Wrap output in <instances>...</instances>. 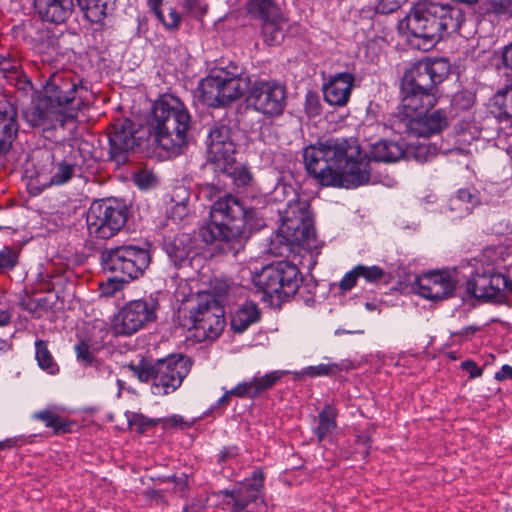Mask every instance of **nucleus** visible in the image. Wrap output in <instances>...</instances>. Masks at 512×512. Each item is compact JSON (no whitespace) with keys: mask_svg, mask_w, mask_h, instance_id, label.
<instances>
[{"mask_svg":"<svg viewBox=\"0 0 512 512\" xmlns=\"http://www.w3.org/2000/svg\"><path fill=\"white\" fill-rule=\"evenodd\" d=\"M448 125V117L443 109H437L432 112L426 110L411 118H404V121H398L397 129L399 133L417 137H429L440 133Z\"/></svg>","mask_w":512,"mask_h":512,"instance_id":"a211bd4d","label":"nucleus"},{"mask_svg":"<svg viewBox=\"0 0 512 512\" xmlns=\"http://www.w3.org/2000/svg\"><path fill=\"white\" fill-rule=\"evenodd\" d=\"M479 330H480L479 326L470 325V326L462 328L459 332L455 333V335L462 336L465 339H471Z\"/></svg>","mask_w":512,"mask_h":512,"instance_id":"e2e57ef3","label":"nucleus"},{"mask_svg":"<svg viewBox=\"0 0 512 512\" xmlns=\"http://www.w3.org/2000/svg\"><path fill=\"white\" fill-rule=\"evenodd\" d=\"M305 110L310 115H318L320 113V105L316 96H307Z\"/></svg>","mask_w":512,"mask_h":512,"instance_id":"4d7b16f0","label":"nucleus"},{"mask_svg":"<svg viewBox=\"0 0 512 512\" xmlns=\"http://www.w3.org/2000/svg\"><path fill=\"white\" fill-rule=\"evenodd\" d=\"M449 71L450 64L443 58L421 60L404 73L401 87L436 93V86L444 81Z\"/></svg>","mask_w":512,"mask_h":512,"instance_id":"4468645a","label":"nucleus"},{"mask_svg":"<svg viewBox=\"0 0 512 512\" xmlns=\"http://www.w3.org/2000/svg\"><path fill=\"white\" fill-rule=\"evenodd\" d=\"M236 151L235 144L231 138V130L227 125L216 124L208 134L207 153L208 158L214 163L228 164L234 161Z\"/></svg>","mask_w":512,"mask_h":512,"instance_id":"4be33fe9","label":"nucleus"},{"mask_svg":"<svg viewBox=\"0 0 512 512\" xmlns=\"http://www.w3.org/2000/svg\"><path fill=\"white\" fill-rule=\"evenodd\" d=\"M455 202H462L461 214H470L474 207L480 204L479 193L474 188H463L457 191Z\"/></svg>","mask_w":512,"mask_h":512,"instance_id":"e433bc0d","label":"nucleus"},{"mask_svg":"<svg viewBox=\"0 0 512 512\" xmlns=\"http://www.w3.org/2000/svg\"><path fill=\"white\" fill-rule=\"evenodd\" d=\"M42 93L74 121L89 104L90 91L83 78L68 69L50 74Z\"/></svg>","mask_w":512,"mask_h":512,"instance_id":"423d86ee","label":"nucleus"},{"mask_svg":"<svg viewBox=\"0 0 512 512\" xmlns=\"http://www.w3.org/2000/svg\"><path fill=\"white\" fill-rule=\"evenodd\" d=\"M185 11L194 18L202 17L207 10V3L205 0H185Z\"/></svg>","mask_w":512,"mask_h":512,"instance_id":"49530a36","label":"nucleus"},{"mask_svg":"<svg viewBox=\"0 0 512 512\" xmlns=\"http://www.w3.org/2000/svg\"><path fill=\"white\" fill-rule=\"evenodd\" d=\"M19 64L17 60L10 58L9 56L0 54V71L4 77H8L12 74L18 73Z\"/></svg>","mask_w":512,"mask_h":512,"instance_id":"09e8293b","label":"nucleus"},{"mask_svg":"<svg viewBox=\"0 0 512 512\" xmlns=\"http://www.w3.org/2000/svg\"><path fill=\"white\" fill-rule=\"evenodd\" d=\"M201 101L209 107H224L242 98L248 92L247 106L265 119L283 115L287 106V88L277 80L251 78L242 67L233 63L214 67L199 85Z\"/></svg>","mask_w":512,"mask_h":512,"instance_id":"f03ea898","label":"nucleus"},{"mask_svg":"<svg viewBox=\"0 0 512 512\" xmlns=\"http://www.w3.org/2000/svg\"><path fill=\"white\" fill-rule=\"evenodd\" d=\"M193 253V242L189 234H178L167 245V254L176 266L183 265Z\"/></svg>","mask_w":512,"mask_h":512,"instance_id":"7c9ffc66","label":"nucleus"},{"mask_svg":"<svg viewBox=\"0 0 512 512\" xmlns=\"http://www.w3.org/2000/svg\"><path fill=\"white\" fill-rule=\"evenodd\" d=\"M74 351L76 354L77 361L84 368H88L89 366H91L97 359V357L94 355V352L91 350L90 345L84 340L78 342L75 345Z\"/></svg>","mask_w":512,"mask_h":512,"instance_id":"a19ab883","label":"nucleus"},{"mask_svg":"<svg viewBox=\"0 0 512 512\" xmlns=\"http://www.w3.org/2000/svg\"><path fill=\"white\" fill-rule=\"evenodd\" d=\"M405 155L402 144L381 140L362 152L357 140L329 138L306 147L303 159L306 171L320 185L356 188L370 180L371 160L393 163Z\"/></svg>","mask_w":512,"mask_h":512,"instance_id":"f257e3e1","label":"nucleus"},{"mask_svg":"<svg viewBox=\"0 0 512 512\" xmlns=\"http://www.w3.org/2000/svg\"><path fill=\"white\" fill-rule=\"evenodd\" d=\"M18 255L10 247H4L0 251V273L7 269H13L17 264Z\"/></svg>","mask_w":512,"mask_h":512,"instance_id":"c03bdc74","label":"nucleus"},{"mask_svg":"<svg viewBox=\"0 0 512 512\" xmlns=\"http://www.w3.org/2000/svg\"><path fill=\"white\" fill-rule=\"evenodd\" d=\"M201 193L205 197L212 199L219 193V189L213 184H206L201 188Z\"/></svg>","mask_w":512,"mask_h":512,"instance_id":"69168bd1","label":"nucleus"},{"mask_svg":"<svg viewBox=\"0 0 512 512\" xmlns=\"http://www.w3.org/2000/svg\"><path fill=\"white\" fill-rule=\"evenodd\" d=\"M35 8L43 20L62 23L73 11V0H35Z\"/></svg>","mask_w":512,"mask_h":512,"instance_id":"cd10ccee","label":"nucleus"},{"mask_svg":"<svg viewBox=\"0 0 512 512\" xmlns=\"http://www.w3.org/2000/svg\"><path fill=\"white\" fill-rule=\"evenodd\" d=\"M461 368L469 373L470 378H478L483 374V369L478 367L473 360L463 361Z\"/></svg>","mask_w":512,"mask_h":512,"instance_id":"864d4df0","label":"nucleus"},{"mask_svg":"<svg viewBox=\"0 0 512 512\" xmlns=\"http://www.w3.org/2000/svg\"><path fill=\"white\" fill-rule=\"evenodd\" d=\"M105 271L120 274L129 281L141 277L151 262L150 252L136 245H121L102 254Z\"/></svg>","mask_w":512,"mask_h":512,"instance_id":"9b49d317","label":"nucleus"},{"mask_svg":"<svg viewBox=\"0 0 512 512\" xmlns=\"http://www.w3.org/2000/svg\"><path fill=\"white\" fill-rule=\"evenodd\" d=\"M134 182L140 189H148L156 184V177L147 170H142L134 175Z\"/></svg>","mask_w":512,"mask_h":512,"instance_id":"de8ad7c7","label":"nucleus"},{"mask_svg":"<svg viewBox=\"0 0 512 512\" xmlns=\"http://www.w3.org/2000/svg\"><path fill=\"white\" fill-rule=\"evenodd\" d=\"M164 424L169 427H188V423L179 415L169 417L165 420Z\"/></svg>","mask_w":512,"mask_h":512,"instance_id":"052dcab7","label":"nucleus"},{"mask_svg":"<svg viewBox=\"0 0 512 512\" xmlns=\"http://www.w3.org/2000/svg\"><path fill=\"white\" fill-rule=\"evenodd\" d=\"M130 282L131 281L125 279V277H122V275L114 274L113 276L108 277L106 281L99 284L100 294L105 297H113L118 292L122 291Z\"/></svg>","mask_w":512,"mask_h":512,"instance_id":"4c0bfd02","label":"nucleus"},{"mask_svg":"<svg viewBox=\"0 0 512 512\" xmlns=\"http://www.w3.org/2000/svg\"><path fill=\"white\" fill-rule=\"evenodd\" d=\"M254 215V209L246 208L238 198L230 194L219 196L210 208L211 219L229 225L231 237L236 239V249H243L249 239L251 232L248 225Z\"/></svg>","mask_w":512,"mask_h":512,"instance_id":"6e6552de","label":"nucleus"},{"mask_svg":"<svg viewBox=\"0 0 512 512\" xmlns=\"http://www.w3.org/2000/svg\"><path fill=\"white\" fill-rule=\"evenodd\" d=\"M190 114L183 102L171 94L161 95L153 104L148 142L170 152L187 143Z\"/></svg>","mask_w":512,"mask_h":512,"instance_id":"7ed1b4c3","label":"nucleus"},{"mask_svg":"<svg viewBox=\"0 0 512 512\" xmlns=\"http://www.w3.org/2000/svg\"><path fill=\"white\" fill-rule=\"evenodd\" d=\"M464 206V203L462 202H455V196L452 197L449 201V209L450 211H455L457 212V217H464L466 216L467 214H461V207Z\"/></svg>","mask_w":512,"mask_h":512,"instance_id":"338daca9","label":"nucleus"},{"mask_svg":"<svg viewBox=\"0 0 512 512\" xmlns=\"http://www.w3.org/2000/svg\"><path fill=\"white\" fill-rule=\"evenodd\" d=\"M431 155L430 146L427 144H419L414 148V157L419 162L428 161Z\"/></svg>","mask_w":512,"mask_h":512,"instance_id":"5fc2aeb1","label":"nucleus"},{"mask_svg":"<svg viewBox=\"0 0 512 512\" xmlns=\"http://www.w3.org/2000/svg\"><path fill=\"white\" fill-rule=\"evenodd\" d=\"M455 286L456 281L449 272H431L416 281L417 293L433 301L451 297Z\"/></svg>","mask_w":512,"mask_h":512,"instance_id":"5701e85b","label":"nucleus"},{"mask_svg":"<svg viewBox=\"0 0 512 512\" xmlns=\"http://www.w3.org/2000/svg\"><path fill=\"white\" fill-rule=\"evenodd\" d=\"M19 131L17 107L5 100H0V154L7 153Z\"/></svg>","mask_w":512,"mask_h":512,"instance_id":"393cba45","label":"nucleus"},{"mask_svg":"<svg viewBox=\"0 0 512 512\" xmlns=\"http://www.w3.org/2000/svg\"><path fill=\"white\" fill-rule=\"evenodd\" d=\"M128 369L140 382H151V392L165 396L175 392L191 369L189 358L181 354H170L154 362L145 359L129 364Z\"/></svg>","mask_w":512,"mask_h":512,"instance_id":"20e7f679","label":"nucleus"},{"mask_svg":"<svg viewBox=\"0 0 512 512\" xmlns=\"http://www.w3.org/2000/svg\"><path fill=\"white\" fill-rule=\"evenodd\" d=\"M52 167L50 171L49 185H63L69 182L75 174L76 164L70 159H62L55 161L54 157L51 156Z\"/></svg>","mask_w":512,"mask_h":512,"instance_id":"72a5a7b5","label":"nucleus"},{"mask_svg":"<svg viewBox=\"0 0 512 512\" xmlns=\"http://www.w3.org/2000/svg\"><path fill=\"white\" fill-rule=\"evenodd\" d=\"M260 310L253 302H246L232 316L231 328L238 333L244 332L260 319Z\"/></svg>","mask_w":512,"mask_h":512,"instance_id":"2f4dec72","label":"nucleus"},{"mask_svg":"<svg viewBox=\"0 0 512 512\" xmlns=\"http://www.w3.org/2000/svg\"><path fill=\"white\" fill-rule=\"evenodd\" d=\"M147 1H148V5L155 12L157 17L159 19H162L163 15H162V11L160 9L162 0H147Z\"/></svg>","mask_w":512,"mask_h":512,"instance_id":"774afa93","label":"nucleus"},{"mask_svg":"<svg viewBox=\"0 0 512 512\" xmlns=\"http://www.w3.org/2000/svg\"><path fill=\"white\" fill-rule=\"evenodd\" d=\"M189 313V328L195 329L198 337L215 339L223 332L226 321L221 294L215 296L210 292L198 293L196 306Z\"/></svg>","mask_w":512,"mask_h":512,"instance_id":"1a4fd4ad","label":"nucleus"},{"mask_svg":"<svg viewBox=\"0 0 512 512\" xmlns=\"http://www.w3.org/2000/svg\"><path fill=\"white\" fill-rule=\"evenodd\" d=\"M78 6L86 19L98 23L106 16L108 0H77Z\"/></svg>","mask_w":512,"mask_h":512,"instance_id":"c9c22d12","label":"nucleus"},{"mask_svg":"<svg viewBox=\"0 0 512 512\" xmlns=\"http://www.w3.org/2000/svg\"><path fill=\"white\" fill-rule=\"evenodd\" d=\"M495 379L498 381L512 379V367L507 364L503 365L501 369L495 373Z\"/></svg>","mask_w":512,"mask_h":512,"instance_id":"680f3d73","label":"nucleus"},{"mask_svg":"<svg viewBox=\"0 0 512 512\" xmlns=\"http://www.w3.org/2000/svg\"><path fill=\"white\" fill-rule=\"evenodd\" d=\"M35 418L43 421L46 427L53 429L56 434L66 433L69 431L68 424L50 410L36 413Z\"/></svg>","mask_w":512,"mask_h":512,"instance_id":"ea45409f","label":"nucleus"},{"mask_svg":"<svg viewBox=\"0 0 512 512\" xmlns=\"http://www.w3.org/2000/svg\"><path fill=\"white\" fill-rule=\"evenodd\" d=\"M23 118L30 127L42 132L63 128L67 123L74 122L43 93L32 99L29 106L23 110Z\"/></svg>","mask_w":512,"mask_h":512,"instance_id":"2eb2a0df","label":"nucleus"},{"mask_svg":"<svg viewBox=\"0 0 512 512\" xmlns=\"http://www.w3.org/2000/svg\"><path fill=\"white\" fill-rule=\"evenodd\" d=\"M283 375L284 372L276 370L263 376H255L249 381L241 382L231 390L225 391L224 395L217 401V406L228 405L231 396L254 399L262 392L271 389Z\"/></svg>","mask_w":512,"mask_h":512,"instance_id":"412c9836","label":"nucleus"},{"mask_svg":"<svg viewBox=\"0 0 512 512\" xmlns=\"http://www.w3.org/2000/svg\"><path fill=\"white\" fill-rule=\"evenodd\" d=\"M228 228L229 225L227 226L219 220L210 218L209 223L199 228L198 235L206 244L219 242L223 251L231 252L235 256L242 249H236V240L232 239V233Z\"/></svg>","mask_w":512,"mask_h":512,"instance_id":"a878e982","label":"nucleus"},{"mask_svg":"<svg viewBox=\"0 0 512 512\" xmlns=\"http://www.w3.org/2000/svg\"><path fill=\"white\" fill-rule=\"evenodd\" d=\"M338 410L331 404H325L314 420L317 425L313 428V433L317 437L319 443L324 440H330L338 428L337 417Z\"/></svg>","mask_w":512,"mask_h":512,"instance_id":"c85d7f7f","label":"nucleus"},{"mask_svg":"<svg viewBox=\"0 0 512 512\" xmlns=\"http://www.w3.org/2000/svg\"><path fill=\"white\" fill-rule=\"evenodd\" d=\"M354 80V76L351 73L336 74L323 87L325 101L333 106L346 105L351 95Z\"/></svg>","mask_w":512,"mask_h":512,"instance_id":"bb28decb","label":"nucleus"},{"mask_svg":"<svg viewBox=\"0 0 512 512\" xmlns=\"http://www.w3.org/2000/svg\"><path fill=\"white\" fill-rule=\"evenodd\" d=\"M355 271L358 272L359 278H364L369 283H378L385 276L384 270L377 266H366V265H357L355 266Z\"/></svg>","mask_w":512,"mask_h":512,"instance_id":"79ce46f5","label":"nucleus"},{"mask_svg":"<svg viewBox=\"0 0 512 512\" xmlns=\"http://www.w3.org/2000/svg\"><path fill=\"white\" fill-rule=\"evenodd\" d=\"M495 103L499 105L502 112L511 117L512 116V86L503 92H499L495 96Z\"/></svg>","mask_w":512,"mask_h":512,"instance_id":"a18cd8bd","label":"nucleus"},{"mask_svg":"<svg viewBox=\"0 0 512 512\" xmlns=\"http://www.w3.org/2000/svg\"><path fill=\"white\" fill-rule=\"evenodd\" d=\"M129 428L135 430L139 434L145 433L149 428L160 423V419L148 418L141 413L131 412L127 414Z\"/></svg>","mask_w":512,"mask_h":512,"instance_id":"58836bf2","label":"nucleus"},{"mask_svg":"<svg viewBox=\"0 0 512 512\" xmlns=\"http://www.w3.org/2000/svg\"><path fill=\"white\" fill-rule=\"evenodd\" d=\"M504 291H512V281L498 273L475 274L466 283L467 296L478 300H501Z\"/></svg>","mask_w":512,"mask_h":512,"instance_id":"dca6fc26","label":"nucleus"},{"mask_svg":"<svg viewBox=\"0 0 512 512\" xmlns=\"http://www.w3.org/2000/svg\"><path fill=\"white\" fill-rule=\"evenodd\" d=\"M309 203L295 198L288 202L282 213L279 233L291 246H301L307 250L317 248L316 232Z\"/></svg>","mask_w":512,"mask_h":512,"instance_id":"0eeeda50","label":"nucleus"},{"mask_svg":"<svg viewBox=\"0 0 512 512\" xmlns=\"http://www.w3.org/2000/svg\"><path fill=\"white\" fill-rule=\"evenodd\" d=\"M252 282L262 299L272 306L294 296L302 282L299 268L289 261H278L262 268L252 277Z\"/></svg>","mask_w":512,"mask_h":512,"instance_id":"39448f33","label":"nucleus"},{"mask_svg":"<svg viewBox=\"0 0 512 512\" xmlns=\"http://www.w3.org/2000/svg\"><path fill=\"white\" fill-rule=\"evenodd\" d=\"M187 212H188L187 206L182 201L173 206V208L171 210V217L174 220H181L186 216Z\"/></svg>","mask_w":512,"mask_h":512,"instance_id":"bf43d9fd","label":"nucleus"},{"mask_svg":"<svg viewBox=\"0 0 512 512\" xmlns=\"http://www.w3.org/2000/svg\"><path fill=\"white\" fill-rule=\"evenodd\" d=\"M359 278L358 272L355 271V267L347 272L339 283V288L342 292L350 291L352 288L356 286L357 280Z\"/></svg>","mask_w":512,"mask_h":512,"instance_id":"3c124183","label":"nucleus"},{"mask_svg":"<svg viewBox=\"0 0 512 512\" xmlns=\"http://www.w3.org/2000/svg\"><path fill=\"white\" fill-rule=\"evenodd\" d=\"M263 487L264 473L261 469H256L250 478L245 479L238 486L237 500L233 503V512L244 510H247V512H264Z\"/></svg>","mask_w":512,"mask_h":512,"instance_id":"6ab92c4d","label":"nucleus"},{"mask_svg":"<svg viewBox=\"0 0 512 512\" xmlns=\"http://www.w3.org/2000/svg\"><path fill=\"white\" fill-rule=\"evenodd\" d=\"M502 60L504 66L512 70V43L504 48Z\"/></svg>","mask_w":512,"mask_h":512,"instance_id":"0e129e2a","label":"nucleus"},{"mask_svg":"<svg viewBox=\"0 0 512 512\" xmlns=\"http://www.w3.org/2000/svg\"><path fill=\"white\" fill-rule=\"evenodd\" d=\"M246 8L248 15L260 24L283 15L280 7L273 0H250Z\"/></svg>","mask_w":512,"mask_h":512,"instance_id":"c756f323","label":"nucleus"},{"mask_svg":"<svg viewBox=\"0 0 512 512\" xmlns=\"http://www.w3.org/2000/svg\"><path fill=\"white\" fill-rule=\"evenodd\" d=\"M108 138L110 158L117 165L126 163L130 152L141 146V138L135 135L133 124L129 120L112 124Z\"/></svg>","mask_w":512,"mask_h":512,"instance_id":"f3484780","label":"nucleus"},{"mask_svg":"<svg viewBox=\"0 0 512 512\" xmlns=\"http://www.w3.org/2000/svg\"><path fill=\"white\" fill-rule=\"evenodd\" d=\"M407 0H378L375 7L376 12L380 14H390L395 12Z\"/></svg>","mask_w":512,"mask_h":512,"instance_id":"8fccbe9b","label":"nucleus"},{"mask_svg":"<svg viewBox=\"0 0 512 512\" xmlns=\"http://www.w3.org/2000/svg\"><path fill=\"white\" fill-rule=\"evenodd\" d=\"M428 6L430 9L428 15H431L434 25L437 26L435 34L437 43L445 36L459 31L464 22V13L460 8L430 0H428Z\"/></svg>","mask_w":512,"mask_h":512,"instance_id":"aec40b11","label":"nucleus"},{"mask_svg":"<svg viewBox=\"0 0 512 512\" xmlns=\"http://www.w3.org/2000/svg\"><path fill=\"white\" fill-rule=\"evenodd\" d=\"M341 371L340 365L337 363L332 364H319L316 366H309L305 368L304 374L310 377L318 376H331Z\"/></svg>","mask_w":512,"mask_h":512,"instance_id":"37998d69","label":"nucleus"},{"mask_svg":"<svg viewBox=\"0 0 512 512\" xmlns=\"http://www.w3.org/2000/svg\"><path fill=\"white\" fill-rule=\"evenodd\" d=\"M237 494H238V487L232 490H220L216 493L218 497L225 496L228 499L224 502L226 506H228L231 511L233 512V503L235 500H237Z\"/></svg>","mask_w":512,"mask_h":512,"instance_id":"6e6d98bb","label":"nucleus"},{"mask_svg":"<svg viewBox=\"0 0 512 512\" xmlns=\"http://www.w3.org/2000/svg\"><path fill=\"white\" fill-rule=\"evenodd\" d=\"M429 13L428 0H420L399 24L400 30L406 31L407 41L412 48L429 51L437 44V26Z\"/></svg>","mask_w":512,"mask_h":512,"instance_id":"f8f14e48","label":"nucleus"},{"mask_svg":"<svg viewBox=\"0 0 512 512\" xmlns=\"http://www.w3.org/2000/svg\"><path fill=\"white\" fill-rule=\"evenodd\" d=\"M126 221L127 208L115 199L94 201L86 216L89 235L98 239L113 237L122 229Z\"/></svg>","mask_w":512,"mask_h":512,"instance_id":"9d476101","label":"nucleus"},{"mask_svg":"<svg viewBox=\"0 0 512 512\" xmlns=\"http://www.w3.org/2000/svg\"><path fill=\"white\" fill-rule=\"evenodd\" d=\"M35 359L38 366L46 373L56 375L59 372V365L48 349L47 341L41 339L36 340Z\"/></svg>","mask_w":512,"mask_h":512,"instance_id":"f704fd0d","label":"nucleus"},{"mask_svg":"<svg viewBox=\"0 0 512 512\" xmlns=\"http://www.w3.org/2000/svg\"><path fill=\"white\" fill-rule=\"evenodd\" d=\"M159 303L149 296L128 302L115 316L113 329L116 334L129 336L156 320Z\"/></svg>","mask_w":512,"mask_h":512,"instance_id":"ddd939ff","label":"nucleus"},{"mask_svg":"<svg viewBox=\"0 0 512 512\" xmlns=\"http://www.w3.org/2000/svg\"><path fill=\"white\" fill-rule=\"evenodd\" d=\"M89 368H93L96 376L99 378H108L112 374L110 366L99 358H97Z\"/></svg>","mask_w":512,"mask_h":512,"instance_id":"603ef678","label":"nucleus"},{"mask_svg":"<svg viewBox=\"0 0 512 512\" xmlns=\"http://www.w3.org/2000/svg\"><path fill=\"white\" fill-rule=\"evenodd\" d=\"M436 103L435 92L422 91V89L409 90L407 87H401V105L397 118L399 121H404V118H411L432 109Z\"/></svg>","mask_w":512,"mask_h":512,"instance_id":"b1692460","label":"nucleus"},{"mask_svg":"<svg viewBox=\"0 0 512 512\" xmlns=\"http://www.w3.org/2000/svg\"><path fill=\"white\" fill-rule=\"evenodd\" d=\"M235 183L237 186H247L251 181V175L246 169H239L235 171Z\"/></svg>","mask_w":512,"mask_h":512,"instance_id":"13d9d810","label":"nucleus"},{"mask_svg":"<svg viewBox=\"0 0 512 512\" xmlns=\"http://www.w3.org/2000/svg\"><path fill=\"white\" fill-rule=\"evenodd\" d=\"M285 25L286 18L283 15L260 24V35L263 41L269 46L281 44L285 37Z\"/></svg>","mask_w":512,"mask_h":512,"instance_id":"473e14b6","label":"nucleus"}]
</instances>
